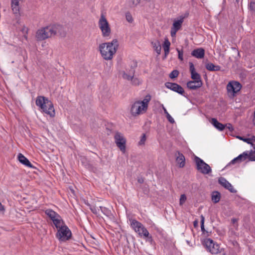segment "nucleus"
<instances>
[{"label": "nucleus", "instance_id": "nucleus-54", "mask_svg": "<svg viewBox=\"0 0 255 255\" xmlns=\"http://www.w3.org/2000/svg\"><path fill=\"white\" fill-rule=\"evenodd\" d=\"M232 244L235 247L239 248V244L236 241H233Z\"/></svg>", "mask_w": 255, "mask_h": 255}, {"label": "nucleus", "instance_id": "nucleus-48", "mask_svg": "<svg viewBox=\"0 0 255 255\" xmlns=\"http://www.w3.org/2000/svg\"><path fill=\"white\" fill-rule=\"evenodd\" d=\"M239 138L240 139L243 140L244 141L247 142L248 144L250 143V140H250V139L249 138L245 137H243V136H239Z\"/></svg>", "mask_w": 255, "mask_h": 255}, {"label": "nucleus", "instance_id": "nucleus-44", "mask_svg": "<svg viewBox=\"0 0 255 255\" xmlns=\"http://www.w3.org/2000/svg\"><path fill=\"white\" fill-rule=\"evenodd\" d=\"M187 199V197H186V196L185 195V194H182L181 196H180V201H179V204L180 205H182L183 203H185V202L186 201Z\"/></svg>", "mask_w": 255, "mask_h": 255}, {"label": "nucleus", "instance_id": "nucleus-43", "mask_svg": "<svg viewBox=\"0 0 255 255\" xmlns=\"http://www.w3.org/2000/svg\"><path fill=\"white\" fill-rule=\"evenodd\" d=\"M131 81L132 84L134 86H137L140 84L139 80L137 78H134V76L133 77V79L131 80Z\"/></svg>", "mask_w": 255, "mask_h": 255}, {"label": "nucleus", "instance_id": "nucleus-25", "mask_svg": "<svg viewBox=\"0 0 255 255\" xmlns=\"http://www.w3.org/2000/svg\"><path fill=\"white\" fill-rule=\"evenodd\" d=\"M212 201L214 203H218L221 199V193L217 191H214L211 194Z\"/></svg>", "mask_w": 255, "mask_h": 255}, {"label": "nucleus", "instance_id": "nucleus-60", "mask_svg": "<svg viewBox=\"0 0 255 255\" xmlns=\"http://www.w3.org/2000/svg\"><path fill=\"white\" fill-rule=\"evenodd\" d=\"M237 222V220L236 218H232V223H235V222Z\"/></svg>", "mask_w": 255, "mask_h": 255}, {"label": "nucleus", "instance_id": "nucleus-57", "mask_svg": "<svg viewBox=\"0 0 255 255\" xmlns=\"http://www.w3.org/2000/svg\"><path fill=\"white\" fill-rule=\"evenodd\" d=\"M13 228H3V227H0V229H3V230H5V231H11L13 230Z\"/></svg>", "mask_w": 255, "mask_h": 255}, {"label": "nucleus", "instance_id": "nucleus-56", "mask_svg": "<svg viewBox=\"0 0 255 255\" xmlns=\"http://www.w3.org/2000/svg\"><path fill=\"white\" fill-rule=\"evenodd\" d=\"M137 181L140 184H142L144 182V179L143 178H139L138 179H137Z\"/></svg>", "mask_w": 255, "mask_h": 255}, {"label": "nucleus", "instance_id": "nucleus-63", "mask_svg": "<svg viewBox=\"0 0 255 255\" xmlns=\"http://www.w3.org/2000/svg\"><path fill=\"white\" fill-rule=\"evenodd\" d=\"M200 223H204V218L202 216V219Z\"/></svg>", "mask_w": 255, "mask_h": 255}, {"label": "nucleus", "instance_id": "nucleus-15", "mask_svg": "<svg viewBox=\"0 0 255 255\" xmlns=\"http://www.w3.org/2000/svg\"><path fill=\"white\" fill-rule=\"evenodd\" d=\"M45 214L47 216L49 219L53 222V223H64L61 216L51 209H47L45 212Z\"/></svg>", "mask_w": 255, "mask_h": 255}, {"label": "nucleus", "instance_id": "nucleus-36", "mask_svg": "<svg viewBox=\"0 0 255 255\" xmlns=\"http://www.w3.org/2000/svg\"><path fill=\"white\" fill-rule=\"evenodd\" d=\"M137 66V63L136 61H133V64L131 65L130 68L131 69L129 70V73L131 74L134 75L135 73V68H136Z\"/></svg>", "mask_w": 255, "mask_h": 255}, {"label": "nucleus", "instance_id": "nucleus-1", "mask_svg": "<svg viewBox=\"0 0 255 255\" xmlns=\"http://www.w3.org/2000/svg\"><path fill=\"white\" fill-rule=\"evenodd\" d=\"M118 47V40L114 39L111 42L100 44L99 50L103 58L108 60L112 59L113 55L116 52Z\"/></svg>", "mask_w": 255, "mask_h": 255}, {"label": "nucleus", "instance_id": "nucleus-40", "mask_svg": "<svg viewBox=\"0 0 255 255\" xmlns=\"http://www.w3.org/2000/svg\"><path fill=\"white\" fill-rule=\"evenodd\" d=\"M142 189L144 194H148L149 191L148 186L145 184L142 185Z\"/></svg>", "mask_w": 255, "mask_h": 255}, {"label": "nucleus", "instance_id": "nucleus-51", "mask_svg": "<svg viewBox=\"0 0 255 255\" xmlns=\"http://www.w3.org/2000/svg\"><path fill=\"white\" fill-rule=\"evenodd\" d=\"M140 0H131V2L133 6H136L140 2Z\"/></svg>", "mask_w": 255, "mask_h": 255}, {"label": "nucleus", "instance_id": "nucleus-10", "mask_svg": "<svg viewBox=\"0 0 255 255\" xmlns=\"http://www.w3.org/2000/svg\"><path fill=\"white\" fill-rule=\"evenodd\" d=\"M50 30L52 36L58 35L61 37H64L66 35V31L64 27L61 24H54L50 25Z\"/></svg>", "mask_w": 255, "mask_h": 255}, {"label": "nucleus", "instance_id": "nucleus-16", "mask_svg": "<svg viewBox=\"0 0 255 255\" xmlns=\"http://www.w3.org/2000/svg\"><path fill=\"white\" fill-rule=\"evenodd\" d=\"M250 157H251V155H250V151H245L231 160V161L227 165L226 167H228L231 164H234L237 162H241L246 160L247 159H249L250 160Z\"/></svg>", "mask_w": 255, "mask_h": 255}, {"label": "nucleus", "instance_id": "nucleus-47", "mask_svg": "<svg viewBox=\"0 0 255 255\" xmlns=\"http://www.w3.org/2000/svg\"><path fill=\"white\" fill-rule=\"evenodd\" d=\"M224 126H226V128H228L230 131H233L234 129L232 125L230 123L225 124Z\"/></svg>", "mask_w": 255, "mask_h": 255}, {"label": "nucleus", "instance_id": "nucleus-24", "mask_svg": "<svg viewBox=\"0 0 255 255\" xmlns=\"http://www.w3.org/2000/svg\"><path fill=\"white\" fill-rule=\"evenodd\" d=\"M151 44L154 50L158 55H159L161 53V49L160 41L158 40H156L155 41H151Z\"/></svg>", "mask_w": 255, "mask_h": 255}, {"label": "nucleus", "instance_id": "nucleus-53", "mask_svg": "<svg viewBox=\"0 0 255 255\" xmlns=\"http://www.w3.org/2000/svg\"><path fill=\"white\" fill-rule=\"evenodd\" d=\"M214 71H219L221 70V67L219 65H214Z\"/></svg>", "mask_w": 255, "mask_h": 255}, {"label": "nucleus", "instance_id": "nucleus-31", "mask_svg": "<svg viewBox=\"0 0 255 255\" xmlns=\"http://www.w3.org/2000/svg\"><path fill=\"white\" fill-rule=\"evenodd\" d=\"M179 74V72L177 70H173L169 74V78L171 79L177 78Z\"/></svg>", "mask_w": 255, "mask_h": 255}, {"label": "nucleus", "instance_id": "nucleus-3", "mask_svg": "<svg viewBox=\"0 0 255 255\" xmlns=\"http://www.w3.org/2000/svg\"><path fill=\"white\" fill-rule=\"evenodd\" d=\"M53 228H56V238L60 242H66L73 238L71 231L65 224H51Z\"/></svg>", "mask_w": 255, "mask_h": 255}, {"label": "nucleus", "instance_id": "nucleus-6", "mask_svg": "<svg viewBox=\"0 0 255 255\" xmlns=\"http://www.w3.org/2000/svg\"><path fill=\"white\" fill-rule=\"evenodd\" d=\"M242 88V84L238 81H231L227 85L226 89L229 97L233 99L237 96Z\"/></svg>", "mask_w": 255, "mask_h": 255}, {"label": "nucleus", "instance_id": "nucleus-41", "mask_svg": "<svg viewBox=\"0 0 255 255\" xmlns=\"http://www.w3.org/2000/svg\"><path fill=\"white\" fill-rule=\"evenodd\" d=\"M177 51L178 52V59L182 61L183 60V50H179L178 48L176 49Z\"/></svg>", "mask_w": 255, "mask_h": 255}, {"label": "nucleus", "instance_id": "nucleus-18", "mask_svg": "<svg viewBox=\"0 0 255 255\" xmlns=\"http://www.w3.org/2000/svg\"><path fill=\"white\" fill-rule=\"evenodd\" d=\"M205 51L203 48H198L191 52V55L198 59H202L205 56Z\"/></svg>", "mask_w": 255, "mask_h": 255}, {"label": "nucleus", "instance_id": "nucleus-2", "mask_svg": "<svg viewBox=\"0 0 255 255\" xmlns=\"http://www.w3.org/2000/svg\"><path fill=\"white\" fill-rule=\"evenodd\" d=\"M36 106H38L42 112L48 115L50 117L55 116V113L52 102L44 96H38L35 101Z\"/></svg>", "mask_w": 255, "mask_h": 255}, {"label": "nucleus", "instance_id": "nucleus-42", "mask_svg": "<svg viewBox=\"0 0 255 255\" xmlns=\"http://www.w3.org/2000/svg\"><path fill=\"white\" fill-rule=\"evenodd\" d=\"M105 226H103L105 230H107V231L110 234H113L112 232V229H113V226H112L109 224H105Z\"/></svg>", "mask_w": 255, "mask_h": 255}, {"label": "nucleus", "instance_id": "nucleus-8", "mask_svg": "<svg viewBox=\"0 0 255 255\" xmlns=\"http://www.w3.org/2000/svg\"><path fill=\"white\" fill-rule=\"evenodd\" d=\"M99 26L104 37H108L110 35L111 33V28L108 21L103 14L101 15L99 19Z\"/></svg>", "mask_w": 255, "mask_h": 255}, {"label": "nucleus", "instance_id": "nucleus-58", "mask_svg": "<svg viewBox=\"0 0 255 255\" xmlns=\"http://www.w3.org/2000/svg\"><path fill=\"white\" fill-rule=\"evenodd\" d=\"M4 211V206H3L1 203L0 202V212L1 211Z\"/></svg>", "mask_w": 255, "mask_h": 255}, {"label": "nucleus", "instance_id": "nucleus-19", "mask_svg": "<svg viewBox=\"0 0 255 255\" xmlns=\"http://www.w3.org/2000/svg\"><path fill=\"white\" fill-rule=\"evenodd\" d=\"M17 159L19 162L23 165L32 168H35L33 165L30 163L29 160L25 157L22 153H18L17 155Z\"/></svg>", "mask_w": 255, "mask_h": 255}, {"label": "nucleus", "instance_id": "nucleus-37", "mask_svg": "<svg viewBox=\"0 0 255 255\" xmlns=\"http://www.w3.org/2000/svg\"><path fill=\"white\" fill-rule=\"evenodd\" d=\"M134 76V75L131 74L129 73V74L126 73L125 72L123 74V78L124 79H127L128 81H131V80L133 79V77Z\"/></svg>", "mask_w": 255, "mask_h": 255}, {"label": "nucleus", "instance_id": "nucleus-12", "mask_svg": "<svg viewBox=\"0 0 255 255\" xmlns=\"http://www.w3.org/2000/svg\"><path fill=\"white\" fill-rule=\"evenodd\" d=\"M50 29V26L49 25L38 30L36 33L37 40L41 41L52 36V34H51V30H49Z\"/></svg>", "mask_w": 255, "mask_h": 255}, {"label": "nucleus", "instance_id": "nucleus-64", "mask_svg": "<svg viewBox=\"0 0 255 255\" xmlns=\"http://www.w3.org/2000/svg\"><path fill=\"white\" fill-rule=\"evenodd\" d=\"M192 223H195V224H196V223H198V220L197 219H196L195 221H194Z\"/></svg>", "mask_w": 255, "mask_h": 255}, {"label": "nucleus", "instance_id": "nucleus-52", "mask_svg": "<svg viewBox=\"0 0 255 255\" xmlns=\"http://www.w3.org/2000/svg\"><path fill=\"white\" fill-rule=\"evenodd\" d=\"M178 30H176V29L175 28H174L173 27L171 28V36H173L174 35H175L176 33V32L178 31Z\"/></svg>", "mask_w": 255, "mask_h": 255}, {"label": "nucleus", "instance_id": "nucleus-33", "mask_svg": "<svg viewBox=\"0 0 255 255\" xmlns=\"http://www.w3.org/2000/svg\"><path fill=\"white\" fill-rule=\"evenodd\" d=\"M204 225L205 224H200L201 231L202 232L203 234H207V236H209L210 235V234L211 233L212 231L211 230L209 231L208 228H207V229H206L205 228Z\"/></svg>", "mask_w": 255, "mask_h": 255}, {"label": "nucleus", "instance_id": "nucleus-21", "mask_svg": "<svg viewBox=\"0 0 255 255\" xmlns=\"http://www.w3.org/2000/svg\"><path fill=\"white\" fill-rule=\"evenodd\" d=\"M210 123L215 128L220 131H223L226 128V126L220 123L216 118H211Z\"/></svg>", "mask_w": 255, "mask_h": 255}, {"label": "nucleus", "instance_id": "nucleus-62", "mask_svg": "<svg viewBox=\"0 0 255 255\" xmlns=\"http://www.w3.org/2000/svg\"><path fill=\"white\" fill-rule=\"evenodd\" d=\"M84 203H85V204H86L87 205H88V206H89L90 207V206H91V205H90V204L88 202V201H86V200H85V201H84Z\"/></svg>", "mask_w": 255, "mask_h": 255}, {"label": "nucleus", "instance_id": "nucleus-20", "mask_svg": "<svg viewBox=\"0 0 255 255\" xmlns=\"http://www.w3.org/2000/svg\"><path fill=\"white\" fill-rule=\"evenodd\" d=\"M176 161L179 164L180 168H183L185 166V159L183 154L179 151H177L175 153Z\"/></svg>", "mask_w": 255, "mask_h": 255}, {"label": "nucleus", "instance_id": "nucleus-26", "mask_svg": "<svg viewBox=\"0 0 255 255\" xmlns=\"http://www.w3.org/2000/svg\"><path fill=\"white\" fill-rule=\"evenodd\" d=\"M191 77L193 80V81L196 82L197 84L203 83L200 75L196 72L191 73Z\"/></svg>", "mask_w": 255, "mask_h": 255}, {"label": "nucleus", "instance_id": "nucleus-39", "mask_svg": "<svg viewBox=\"0 0 255 255\" xmlns=\"http://www.w3.org/2000/svg\"><path fill=\"white\" fill-rule=\"evenodd\" d=\"M249 9L250 11H255V2L252 1L249 4Z\"/></svg>", "mask_w": 255, "mask_h": 255}, {"label": "nucleus", "instance_id": "nucleus-11", "mask_svg": "<svg viewBox=\"0 0 255 255\" xmlns=\"http://www.w3.org/2000/svg\"><path fill=\"white\" fill-rule=\"evenodd\" d=\"M132 228L135 232L140 236H143L145 238H147L152 240V236L149 235V233L147 229L143 226V224H130Z\"/></svg>", "mask_w": 255, "mask_h": 255}, {"label": "nucleus", "instance_id": "nucleus-4", "mask_svg": "<svg viewBox=\"0 0 255 255\" xmlns=\"http://www.w3.org/2000/svg\"><path fill=\"white\" fill-rule=\"evenodd\" d=\"M150 95L147 94L145 96L142 101H135L131 107L130 113L133 116H136L142 113V112H145L148 108V103L151 100Z\"/></svg>", "mask_w": 255, "mask_h": 255}, {"label": "nucleus", "instance_id": "nucleus-30", "mask_svg": "<svg viewBox=\"0 0 255 255\" xmlns=\"http://www.w3.org/2000/svg\"><path fill=\"white\" fill-rule=\"evenodd\" d=\"M113 225V229L112 231L115 233H120L121 231L123 230L120 226V224H112Z\"/></svg>", "mask_w": 255, "mask_h": 255}, {"label": "nucleus", "instance_id": "nucleus-23", "mask_svg": "<svg viewBox=\"0 0 255 255\" xmlns=\"http://www.w3.org/2000/svg\"><path fill=\"white\" fill-rule=\"evenodd\" d=\"M195 83H196L195 81H189L187 83V87L190 90H195L201 87L203 85V83L197 84V85H195Z\"/></svg>", "mask_w": 255, "mask_h": 255}, {"label": "nucleus", "instance_id": "nucleus-28", "mask_svg": "<svg viewBox=\"0 0 255 255\" xmlns=\"http://www.w3.org/2000/svg\"><path fill=\"white\" fill-rule=\"evenodd\" d=\"M90 209L92 212L96 215L97 217H99V219H100V216H101V208L100 207L99 208H96L94 206H90Z\"/></svg>", "mask_w": 255, "mask_h": 255}, {"label": "nucleus", "instance_id": "nucleus-35", "mask_svg": "<svg viewBox=\"0 0 255 255\" xmlns=\"http://www.w3.org/2000/svg\"><path fill=\"white\" fill-rule=\"evenodd\" d=\"M146 139V136L145 133H142V135L141 136L140 139L139 141L138 142V145H144Z\"/></svg>", "mask_w": 255, "mask_h": 255}, {"label": "nucleus", "instance_id": "nucleus-22", "mask_svg": "<svg viewBox=\"0 0 255 255\" xmlns=\"http://www.w3.org/2000/svg\"><path fill=\"white\" fill-rule=\"evenodd\" d=\"M20 0H11V6L14 14L19 13V1Z\"/></svg>", "mask_w": 255, "mask_h": 255}, {"label": "nucleus", "instance_id": "nucleus-46", "mask_svg": "<svg viewBox=\"0 0 255 255\" xmlns=\"http://www.w3.org/2000/svg\"><path fill=\"white\" fill-rule=\"evenodd\" d=\"M189 70L191 74L196 72L194 65L192 62H189Z\"/></svg>", "mask_w": 255, "mask_h": 255}, {"label": "nucleus", "instance_id": "nucleus-55", "mask_svg": "<svg viewBox=\"0 0 255 255\" xmlns=\"http://www.w3.org/2000/svg\"><path fill=\"white\" fill-rule=\"evenodd\" d=\"M156 230H157V232L159 233V234L161 235L162 236H163L164 235L163 231L162 229H160L157 228Z\"/></svg>", "mask_w": 255, "mask_h": 255}, {"label": "nucleus", "instance_id": "nucleus-29", "mask_svg": "<svg viewBox=\"0 0 255 255\" xmlns=\"http://www.w3.org/2000/svg\"><path fill=\"white\" fill-rule=\"evenodd\" d=\"M162 109L163 110L164 113L166 116V117L168 121L171 123L173 124L175 123L174 120L173 118L170 116V115L168 113L165 108L162 105Z\"/></svg>", "mask_w": 255, "mask_h": 255}, {"label": "nucleus", "instance_id": "nucleus-49", "mask_svg": "<svg viewBox=\"0 0 255 255\" xmlns=\"http://www.w3.org/2000/svg\"><path fill=\"white\" fill-rule=\"evenodd\" d=\"M189 13L188 11H186L183 15L180 16L179 18H182L183 21L184 19L188 17Z\"/></svg>", "mask_w": 255, "mask_h": 255}, {"label": "nucleus", "instance_id": "nucleus-32", "mask_svg": "<svg viewBox=\"0 0 255 255\" xmlns=\"http://www.w3.org/2000/svg\"><path fill=\"white\" fill-rule=\"evenodd\" d=\"M214 64L211 62H208L206 63L205 64V68L206 69L209 71L213 72L214 71Z\"/></svg>", "mask_w": 255, "mask_h": 255}, {"label": "nucleus", "instance_id": "nucleus-27", "mask_svg": "<svg viewBox=\"0 0 255 255\" xmlns=\"http://www.w3.org/2000/svg\"><path fill=\"white\" fill-rule=\"evenodd\" d=\"M182 18H179L177 20H175L173 21L172 27L174 28H175L176 30H179L182 26V24L183 23Z\"/></svg>", "mask_w": 255, "mask_h": 255}, {"label": "nucleus", "instance_id": "nucleus-13", "mask_svg": "<svg viewBox=\"0 0 255 255\" xmlns=\"http://www.w3.org/2000/svg\"><path fill=\"white\" fill-rule=\"evenodd\" d=\"M114 138L117 146L123 153H125L126 148V139L124 137L122 134L119 132L116 133Z\"/></svg>", "mask_w": 255, "mask_h": 255}, {"label": "nucleus", "instance_id": "nucleus-45", "mask_svg": "<svg viewBox=\"0 0 255 255\" xmlns=\"http://www.w3.org/2000/svg\"><path fill=\"white\" fill-rule=\"evenodd\" d=\"M250 155L251 157H250V161H255V150L253 151L251 150L250 151Z\"/></svg>", "mask_w": 255, "mask_h": 255}, {"label": "nucleus", "instance_id": "nucleus-59", "mask_svg": "<svg viewBox=\"0 0 255 255\" xmlns=\"http://www.w3.org/2000/svg\"><path fill=\"white\" fill-rule=\"evenodd\" d=\"M164 54L165 55H168V54L169 53L170 49H164Z\"/></svg>", "mask_w": 255, "mask_h": 255}, {"label": "nucleus", "instance_id": "nucleus-7", "mask_svg": "<svg viewBox=\"0 0 255 255\" xmlns=\"http://www.w3.org/2000/svg\"><path fill=\"white\" fill-rule=\"evenodd\" d=\"M194 161L195 162L197 170L201 173L208 174L212 172L211 167L199 157L195 155Z\"/></svg>", "mask_w": 255, "mask_h": 255}, {"label": "nucleus", "instance_id": "nucleus-38", "mask_svg": "<svg viewBox=\"0 0 255 255\" xmlns=\"http://www.w3.org/2000/svg\"><path fill=\"white\" fill-rule=\"evenodd\" d=\"M126 18L127 20L130 23H132L133 21L132 16L129 12H126Z\"/></svg>", "mask_w": 255, "mask_h": 255}, {"label": "nucleus", "instance_id": "nucleus-50", "mask_svg": "<svg viewBox=\"0 0 255 255\" xmlns=\"http://www.w3.org/2000/svg\"><path fill=\"white\" fill-rule=\"evenodd\" d=\"M249 138L251 140L250 144H252V145L254 146V148L255 149V145L254 143H253V141H255V136L253 135L251 138Z\"/></svg>", "mask_w": 255, "mask_h": 255}, {"label": "nucleus", "instance_id": "nucleus-5", "mask_svg": "<svg viewBox=\"0 0 255 255\" xmlns=\"http://www.w3.org/2000/svg\"><path fill=\"white\" fill-rule=\"evenodd\" d=\"M201 243L206 251L212 254H218L223 252L222 255H226L224 248H221L219 244L211 239L205 238L201 240Z\"/></svg>", "mask_w": 255, "mask_h": 255}, {"label": "nucleus", "instance_id": "nucleus-34", "mask_svg": "<svg viewBox=\"0 0 255 255\" xmlns=\"http://www.w3.org/2000/svg\"><path fill=\"white\" fill-rule=\"evenodd\" d=\"M170 42L167 38H166L163 43V48L164 49H170Z\"/></svg>", "mask_w": 255, "mask_h": 255}, {"label": "nucleus", "instance_id": "nucleus-14", "mask_svg": "<svg viewBox=\"0 0 255 255\" xmlns=\"http://www.w3.org/2000/svg\"><path fill=\"white\" fill-rule=\"evenodd\" d=\"M165 86L167 88L176 92L185 97H187V95H185V91L182 87L176 83L167 82L165 83Z\"/></svg>", "mask_w": 255, "mask_h": 255}, {"label": "nucleus", "instance_id": "nucleus-61", "mask_svg": "<svg viewBox=\"0 0 255 255\" xmlns=\"http://www.w3.org/2000/svg\"><path fill=\"white\" fill-rule=\"evenodd\" d=\"M130 223H135V224H136V223H140L139 222L137 221L136 220H133Z\"/></svg>", "mask_w": 255, "mask_h": 255}, {"label": "nucleus", "instance_id": "nucleus-17", "mask_svg": "<svg viewBox=\"0 0 255 255\" xmlns=\"http://www.w3.org/2000/svg\"><path fill=\"white\" fill-rule=\"evenodd\" d=\"M218 183L225 189L228 190L230 192L236 193L237 190L235 189L232 184L229 183L225 178L220 177L218 179Z\"/></svg>", "mask_w": 255, "mask_h": 255}, {"label": "nucleus", "instance_id": "nucleus-9", "mask_svg": "<svg viewBox=\"0 0 255 255\" xmlns=\"http://www.w3.org/2000/svg\"><path fill=\"white\" fill-rule=\"evenodd\" d=\"M100 208H101V214L103 215V216L102 215L100 216V218H101L104 222L118 223L115 216L111 210L105 207L100 206Z\"/></svg>", "mask_w": 255, "mask_h": 255}]
</instances>
